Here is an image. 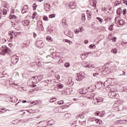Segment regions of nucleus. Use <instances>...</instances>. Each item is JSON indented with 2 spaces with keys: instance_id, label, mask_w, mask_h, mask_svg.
I'll return each mask as SVG.
<instances>
[{
  "instance_id": "12",
  "label": "nucleus",
  "mask_w": 127,
  "mask_h": 127,
  "mask_svg": "<svg viewBox=\"0 0 127 127\" xmlns=\"http://www.w3.org/2000/svg\"><path fill=\"white\" fill-rule=\"evenodd\" d=\"M47 122L48 125H49V126H53V125H54V124L55 123V122L54 121V120L51 119H49L47 120Z\"/></svg>"
},
{
  "instance_id": "26",
  "label": "nucleus",
  "mask_w": 127,
  "mask_h": 127,
  "mask_svg": "<svg viewBox=\"0 0 127 127\" xmlns=\"http://www.w3.org/2000/svg\"><path fill=\"white\" fill-rule=\"evenodd\" d=\"M94 77H96L97 78H99L100 77V74L98 72H95L93 74Z\"/></svg>"
},
{
  "instance_id": "47",
  "label": "nucleus",
  "mask_w": 127,
  "mask_h": 127,
  "mask_svg": "<svg viewBox=\"0 0 127 127\" xmlns=\"http://www.w3.org/2000/svg\"><path fill=\"white\" fill-rule=\"evenodd\" d=\"M54 112H55V113H59V108H56L54 109Z\"/></svg>"
},
{
  "instance_id": "59",
  "label": "nucleus",
  "mask_w": 127,
  "mask_h": 127,
  "mask_svg": "<svg viewBox=\"0 0 127 127\" xmlns=\"http://www.w3.org/2000/svg\"><path fill=\"white\" fill-rule=\"evenodd\" d=\"M51 75H52V74H54V73H56V71H55V70H51Z\"/></svg>"
},
{
  "instance_id": "37",
  "label": "nucleus",
  "mask_w": 127,
  "mask_h": 127,
  "mask_svg": "<svg viewBox=\"0 0 127 127\" xmlns=\"http://www.w3.org/2000/svg\"><path fill=\"white\" fill-rule=\"evenodd\" d=\"M8 33L9 35H11V36H13V35H15V32L13 31H9Z\"/></svg>"
},
{
  "instance_id": "9",
  "label": "nucleus",
  "mask_w": 127,
  "mask_h": 127,
  "mask_svg": "<svg viewBox=\"0 0 127 127\" xmlns=\"http://www.w3.org/2000/svg\"><path fill=\"white\" fill-rule=\"evenodd\" d=\"M44 8L46 11H49L50 10V4L49 3H45L44 4Z\"/></svg>"
},
{
  "instance_id": "31",
  "label": "nucleus",
  "mask_w": 127,
  "mask_h": 127,
  "mask_svg": "<svg viewBox=\"0 0 127 127\" xmlns=\"http://www.w3.org/2000/svg\"><path fill=\"white\" fill-rule=\"evenodd\" d=\"M97 20H98L101 24L103 23V19L101 18H100L99 17H97Z\"/></svg>"
},
{
  "instance_id": "49",
  "label": "nucleus",
  "mask_w": 127,
  "mask_h": 127,
  "mask_svg": "<svg viewBox=\"0 0 127 127\" xmlns=\"http://www.w3.org/2000/svg\"><path fill=\"white\" fill-rule=\"evenodd\" d=\"M96 100H97V103H102V102H103V101L102 99H98H98H97Z\"/></svg>"
},
{
  "instance_id": "2",
  "label": "nucleus",
  "mask_w": 127,
  "mask_h": 127,
  "mask_svg": "<svg viewBox=\"0 0 127 127\" xmlns=\"http://www.w3.org/2000/svg\"><path fill=\"white\" fill-rule=\"evenodd\" d=\"M108 96L111 98V99H118V97H117V93L113 90H111L109 92Z\"/></svg>"
},
{
  "instance_id": "13",
  "label": "nucleus",
  "mask_w": 127,
  "mask_h": 127,
  "mask_svg": "<svg viewBox=\"0 0 127 127\" xmlns=\"http://www.w3.org/2000/svg\"><path fill=\"white\" fill-rule=\"evenodd\" d=\"M68 6L70 7V8L74 9L75 7H76V4L74 2H70L68 4Z\"/></svg>"
},
{
  "instance_id": "42",
  "label": "nucleus",
  "mask_w": 127,
  "mask_h": 127,
  "mask_svg": "<svg viewBox=\"0 0 127 127\" xmlns=\"http://www.w3.org/2000/svg\"><path fill=\"white\" fill-rule=\"evenodd\" d=\"M117 50L116 49H113L111 50V52H112V53H115L116 54L117 52Z\"/></svg>"
},
{
  "instance_id": "51",
  "label": "nucleus",
  "mask_w": 127,
  "mask_h": 127,
  "mask_svg": "<svg viewBox=\"0 0 127 127\" xmlns=\"http://www.w3.org/2000/svg\"><path fill=\"white\" fill-rule=\"evenodd\" d=\"M79 32V30L78 29H76L74 30V33H75V34H78Z\"/></svg>"
},
{
  "instance_id": "18",
  "label": "nucleus",
  "mask_w": 127,
  "mask_h": 127,
  "mask_svg": "<svg viewBox=\"0 0 127 127\" xmlns=\"http://www.w3.org/2000/svg\"><path fill=\"white\" fill-rule=\"evenodd\" d=\"M9 85L11 86V87H14V85L15 86H18V84H15L10 81H9Z\"/></svg>"
},
{
  "instance_id": "1",
  "label": "nucleus",
  "mask_w": 127,
  "mask_h": 127,
  "mask_svg": "<svg viewBox=\"0 0 127 127\" xmlns=\"http://www.w3.org/2000/svg\"><path fill=\"white\" fill-rule=\"evenodd\" d=\"M58 55V53H53L52 54V56L50 55H48L46 57L47 61L48 62L47 63H50V62L52 61V59H56L57 58V56Z\"/></svg>"
},
{
  "instance_id": "39",
  "label": "nucleus",
  "mask_w": 127,
  "mask_h": 127,
  "mask_svg": "<svg viewBox=\"0 0 127 127\" xmlns=\"http://www.w3.org/2000/svg\"><path fill=\"white\" fill-rule=\"evenodd\" d=\"M37 76H34L31 78V80H32V82L33 84L35 83V78H36Z\"/></svg>"
},
{
  "instance_id": "6",
  "label": "nucleus",
  "mask_w": 127,
  "mask_h": 127,
  "mask_svg": "<svg viewBox=\"0 0 127 127\" xmlns=\"http://www.w3.org/2000/svg\"><path fill=\"white\" fill-rule=\"evenodd\" d=\"M36 45V46L39 47V48H43L44 46V44H43V41L40 40L37 41Z\"/></svg>"
},
{
  "instance_id": "22",
  "label": "nucleus",
  "mask_w": 127,
  "mask_h": 127,
  "mask_svg": "<svg viewBox=\"0 0 127 127\" xmlns=\"http://www.w3.org/2000/svg\"><path fill=\"white\" fill-rule=\"evenodd\" d=\"M121 13H122V9L119 8L117 10V13L118 14V16H121Z\"/></svg>"
},
{
  "instance_id": "29",
  "label": "nucleus",
  "mask_w": 127,
  "mask_h": 127,
  "mask_svg": "<svg viewBox=\"0 0 127 127\" xmlns=\"http://www.w3.org/2000/svg\"><path fill=\"white\" fill-rule=\"evenodd\" d=\"M109 30H110L112 31V30H114V25H111L109 27H108Z\"/></svg>"
},
{
  "instance_id": "63",
  "label": "nucleus",
  "mask_w": 127,
  "mask_h": 127,
  "mask_svg": "<svg viewBox=\"0 0 127 127\" xmlns=\"http://www.w3.org/2000/svg\"><path fill=\"white\" fill-rule=\"evenodd\" d=\"M33 36H34V38H35V37H36V36H37V35H36V34L35 33H34Z\"/></svg>"
},
{
  "instance_id": "46",
  "label": "nucleus",
  "mask_w": 127,
  "mask_h": 127,
  "mask_svg": "<svg viewBox=\"0 0 127 127\" xmlns=\"http://www.w3.org/2000/svg\"><path fill=\"white\" fill-rule=\"evenodd\" d=\"M45 83H47V84H49V83H51L52 82V80L47 79L45 81Z\"/></svg>"
},
{
  "instance_id": "54",
  "label": "nucleus",
  "mask_w": 127,
  "mask_h": 127,
  "mask_svg": "<svg viewBox=\"0 0 127 127\" xmlns=\"http://www.w3.org/2000/svg\"><path fill=\"white\" fill-rule=\"evenodd\" d=\"M0 55H2L3 56H5V54L4 53L3 51H2L0 53Z\"/></svg>"
},
{
  "instance_id": "17",
  "label": "nucleus",
  "mask_w": 127,
  "mask_h": 127,
  "mask_svg": "<svg viewBox=\"0 0 127 127\" xmlns=\"http://www.w3.org/2000/svg\"><path fill=\"white\" fill-rule=\"evenodd\" d=\"M111 79V78H109L107 79L104 83V85L107 87V86H110V82L109 81Z\"/></svg>"
},
{
  "instance_id": "64",
  "label": "nucleus",
  "mask_w": 127,
  "mask_h": 127,
  "mask_svg": "<svg viewBox=\"0 0 127 127\" xmlns=\"http://www.w3.org/2000/svg\"><path fill=\"white\" fill-rule=\"evenodd\" d=\"M88 42V40L84 41L85 44H87Z\"/></svg>"
},
{
  "instance_id": "14",
  "label": "nucleus",
  "mask_w": 127,
  "mask_h": 127,
  "mask_svg": "<svg viewBox=\"0 0 127 127\" xmlns=\"http://www.w3.org/2000/svg\"><path fill=\"white\" fill-rule=\"evenodd\" d=\"M29 43H30V41H29V39H27L26 42L23 43V47H28L29 46Z\"/></svg>"
},
{
  "instance_id": "20",
  "label": "nucleus",
  "mask_w": 127,
  "mask_h": 127,
  "mask_svg": "<svg viewBox=\"0 0 127 127\" xmlns=\"http://www.w3.org/2000/svg\"><path fill=\"white\" fill-rule=\"evenodd\" d=\"M119 23L120 25L123 26L124 24H125V20H120L119 22H118Z\"/></svg>"
},
{
  "instance_id": "10",
  "label": "nucleus",
  "mask_w": 127,
  "mask_h": 127,
  "mask_svg": "<svg viewBox=\"0 0 127 127\" xmlns=\"http://www.w3.org/2000/svg\"><path fill=\"white\" fill-rule=\"evenodd\" d=\"M27 11H28V5H25L23 7L22 13H25V12H27Z\"/></svg>"
},
{
  "instance_id": "58",
  "label": "nucleus",
  "mask_w": 127,
  "mask_h": 127,
  "mask_svg": "<svg viewBox=\"0 0 127 127\" xmlns=\"http://www.w3.org/2000/svg\"><path fill=\"white\" fill-rule=\"evenodd\" d=\"M98 121H96L97 124H99V125H101V123L102 122V121L100 120H97Z\"/></svg>"
},
{
  "instance_id": "21",
  "label": "nucleus",
  "mask_w": 127,
  "mask_h": 127,
  "mask_svg": "<svg viewBox=\"0 0 127 127\" xmlns=\"http://www.w3.org/2000/svg\"><path fill=\"white\" fill-rule=\"evenodd\" d=\"M80 57L82 60H85V59L87 58V56H86V55H85V54H81Z\"/></svg>"
},
{
  "instance_id": "38",
  "label": "nucleus",
  "mask_w": 127,
  "mask_h": 127,
  "mask_svg": "<svg viewBox=\"0 0 127 127\" xmlns=\"http://www.w3.org/2000/svg\"><path fill=\"white\" fill-rule=\"evenodd\" d=\"M55 101H56V98H52L50 100V103H54V102H55Z\"/></svg>"
},
{
  "instance_id": "52",
  "label": "nucleus",
  "mask_w": 127,
  "mask_h": 127,
  "mask_svg": "<svg viewBox=\"0 0 127 127\" xmlns=\"http://www.w3.org/2000/svg\"><path fill=\"white\" fill-rule=\"evenodd\" d=\"M84 66L85 68H91V65H90V64H85Z\"/></svg>"
},
{
  "instance_id": "33",
  "label": "nucleus",
  "mask_w": 127,
  "mask_h": 127,
  "mask_svg": "<svg viewBox=\"0 0 127 127\" xmlns=\"http://www.w3.org/2000/svg\"><path fill=\"white\" fill-rule=\"evenodd\" d=\"M58 87L59 89H62V88H64V85L61 83H59L58 85Z\"/></svg>"
},
{
  "instance_id": "57",
  "label": "nucleus",
  "mask_w": 127,
  "mask_h": 127,
  "mask_svg": "<svg viewBox=\"0 0 127 127\" xmlns=\"http://www.w3.org/2000/svg\"><path fill=\"white\" fill-rule=\"evenodd\" d=\"M2 51H3L5 54L7 53V52H8L7 49H3V50H2Z\"/></svg>"
},
{
  "instance_id": "61",
  "label": "nucleus",
  "mask_w": 127,
  "mask_h": 127,
  "mask_svg": "<svg viewBox=\"0 0 127 127\" xmlns=\"http://www.w3.org/2000/svg\"><path fill=\"white\" fill-rule=\"evenodd\" d=\"M78 93H79V94H82V89H79L78 90Z\"/></svg>"
},
{
  "instance_id": "36",
  "label": "nucleus",
  "mask_w": 127,
  "mask_h": 127,
  "mask_svg": "<svg viewBox=\"0 0 127 127\" xmlns=\"http://www.w3.org/2000/svg\"><path fill=\"white\" fill-rule=\"evenodd\" d=\"M56 16V14H50L49 17L50 18H54V17H55Z\"/></svg>"
},
{
  "instance_id": "23",
  "label": "nucleus",
  "mask_w": 127,
  "mask_h": 127,
  "mask_svg": "<svg viewBox=\"0 0 127 127\" xmlns=\"http://www.w3.org/2000/svg\"><path fill=\"white\" fill-rule=\"evenodd\" d=\"M120 20H121V17L120 16H118L115 18V22L116 23H119Z\"/></svg>"
},
{
  "instance_id": "3",
  "label": "nucleus",
  "mask_w": 127,
  "mask_h": 127,
  "mask_svg": "<svg viewBox=\"0 0 127 127\" xmlns=\"http://www.w3.org/2000/svg\"><path fill=\"white\" fill-rule=\"evenodd\" d=\"M85 78V76H84V73L83 72H80L79 73H77V76L76 77V80L77 81H82L83 79Z\"/></svg>"
},
{
  "instance_id": "43",
  "label": "nucleus",
  "mask_w": 127,
  "mask_h": 127,
  "mask_svg": "<svg viewBox=\"0 0 127 127\" xmlns=\"http://www.w3.org/2000/svg\"><path fill=\"white\" fill-rule=\"evenodd\" d=\"M35 16H36V12H34L32 17V19H34V18H35Z\"/></svg>"
},
{
  "instance_id": "19",
  "label": "nucleus",
  "mask_w": 127,
  "mask_h": 127,
  "mask_svg": "<svg viewBox=\"0 0 127 127\" xmlns=\"http://www.w3.org/2000/svg\"><path fill=\"white\" fill-rule=\"evenodd\" d=\"M85 97L86 98H87V99H89L90 100H93V99H94V94H92V95H89Z\"/></svg>"
},
{
  "instance_id": "60",
  "label": "nucleus",
  "mask_w": 127,
  "mask_h": 127,
  "mask_svg": "<svg viewBox=\"0 0 127 127\" xmlns=\"http://www.w3.org/2000/svg\"><path fill=\"white\" fill-rule=\"evenodd\" d=\"M84 54H85L84 55L87 56V55H89L91 54V52H87V53H85Z\"/></svg>"
},
{
  "instance_id": "16",
  "label": "nucleus",
  "mask_w": 127,
  "mask_h": 127,
  "mask_svg": "<svg viewBox=\"0 0 127 127\" xmlns=\"http://www.w3.org/2000/svg\"><path fill=\"white\" fill-rule=\"evenodd\" d=\"M46 39L47 41H49V42H52V41H53V39H52L50 36H46Z\"/></svg>"
},
{
  "instance_id": "7",
  "label": "nucleus",
  "mask_w": 127,
  "mask_h": 127,
  "mask_svg": "<svg viewBox=\"0 0 127 127\" xmlns=\"http://www.w3.org/2000/svg\"><path fill=\"white\" fill-rule=\"evenodd\" d=\"M70 89H65L64 90H63L61 92V94L63 96H66V95H70Z\"/></svg>"
},
{
  "instance_id": "11",
  "label": "nucleus",
  "mask_w": 127,
  "mask_h": 127,
  "mask_svg": "<svg viewBox=\"0 0 127 127\" xmlns=\"http://www.w3.org/2000/svg\"><path fill=\"white\" fill-rule=\"evenodd\" d=\"M22 23L24 25V26H28L30 23V22L28 20H25L22 21Z\"/></svg>"
},
{
  "instance_id": "50",
  "label": "nucleus",
  "mask_w": 127,
  "mask_h": 127,
  "mask_svg": "<svg viewBox=\"0 0 127 127\" xmlns=\"http://www.w3.org/2000/svg\"><path fill=\"white\" fill-rule=\"evenodd\" d=\"M124 15H126V13H127V9H124L123 10Z\"/></svg>"
},
{
  "instance_id": "40",
  "label": "nucleus",
  "mask_w": 127,
  "mask_h": 127,
  "mask_svg": "<svg viewBox=\"0 0 127 127\" xmlns=\"http://www.w3.org/2000/svg\"><path fill=\"white\" fill-rule=\"evenodd\" d=\"M87 13L88 14H87V16L88 17V19L90 20L91 19V13H90V12H89V11L87 10Z\"/></svg>"
},
{
  "instance_id": "44",
  "label": "nucleus",
  "mask_w": 127,
  "mask_h": 127,
  "mask_svg": "<svg viewBox=\"0 0 127 127\" xmlns=\"http://www.w3.org/2000/svg\"><path fill=\"white\" fill-rule=\"evenodd\" d=\"M43 20H45V21H48V17H47V16H44Z\"/></svg>"
},
{
  "instance_id": "53",
  "label": "nucleus",
  "mask_w": 127,
  "mask_h": 127,
  "mask_svg": "<svg viewBox=\"0 0 127 127\" xmlns=\"http://www.w3.org/2000/svg\"><path fill=\"white\" fill-rule=\"evenodd\" d=\"M83 30H84L83 29V28L82 27H81V28L80 27L78 29V31L79 32H82Z\"/></svg>"
},
{
  "instance_id": "27",
  "label": "nucleus",
  "mask_w": 127,
  "mask_h": 127,
  "mask_svg": "<svg viewBox=\"0 0 127 127\" xmlns=\"http://www.w3.org/2000/svg\"><path fill=\"white\" fill-rule=\"evenodd\" d=\"M87 92H88V89H87V88H83L82 89V94H87Z\"/></svg>"
},
{
  "instance_id": "34",
  "label": "nucleus",
  "mask_w": 127,
  "mask_h": 127,
  "mask_svg": "<svg viewBox=\"0 0 127 127\" xmlns=\"http://www.w3.org/2000/svg\"><path fill=\"white\" fill-rule=\"evenodd\" d=\"M9 18L10 19H15V18H16V16L14 14H11Z\"/></svg>"
},
{
  "instance_id": "41",
  "label": "nucleus",
  "mask_w": 127,
  "mask_h": 127,
  "mask_svg": "<svg viewBox=\"0 0 127 127\" xmlns=\"http://www.w3.org/2000/svg\"><path fill=\"white\" fill-rule=\"evenodd\" d=\"M58 105H63L64 104V102L62 100L59 101L58 102Z\"/></svg>"
},
{
  "instance_id": "4",
  "label": "nucleus",
  "mask_w": 127,
  "mask_h": 127,
  "mask_svg": "<svg viewBox=\"0 0 127 127\" xmlns=\"http://www.w3.org/2000/svg\"><path fill=\"white\" fill-rule=\"evenodd\" d=\"M37 28L38 30H39V31H43L44 28L42 25V22L40 21H38L37 24Z\"/></svg>"
},
{
  "instance_id": "28",
  "label": "nucleus",
  "mask_w": 127,
  "mask_h": 127,
  "mask_svg": "<svg viewBox=\"0 0 127 127\" xmlns=\"http://www.w3.org/2000/svg\"><path fill=\"white\" fill-rule=\"evenodd\" d=\"M2 12L4 15H6V14H7V10L4 8L2 9Z\"/></svg>"
},
{
  "instance_id": "30",
  "label": "nucleus",
  "mask_w": 127,
  "mask_h": 127,
  "mask_svg": "<svg viewBox=\"0 0 127 127\" xmlns=\"http://www.w3.org/2000/svg\"><path fill=\"white\" fill-rule=\"evenodd\" d=\"M64 117H65V118H66V119H68V118L71 117V114L66 113L64 115Z\"/></svg>"
},
{
  "instance_id": "32",
  "label": "nucleus",
  "mask_w": 127,
  "mask_h": 127,
  "mask_svg": "<svg viewBox=\"0 0 127 127\" xmlns=\"http://www.w3.org/2000/svg\"><path fill=\"white\" fill-rule=\"evenodd\" d=\"M92 6H93L94 7V8H96L97 7L96 6V4H97V2L95 0H93L92 1Z\"/></svg>"
},
{
  "instance_id": "35",
  "label": "nucleus",
  "mask_w": 127,
  "mask_h": 127,
  "mask_svg": "<svg viewBox=\"0 0 127 127\" xmlns=\"http://www.w3.org/2000/svg\"><path fill=\"white\" fill-rule=\"evenodd\" d=\"M81 17H82V20H83V21H85V20H86V16L85 14H82Z\"/></svg>"
},
{
  "instance_id": "25",
  "label": "nucleus",
  "mask_w": 127,
  "mask_h": 127,
  "mask_svg": "<svg viewBox=\"0 0 127 127\" xmlns=\"http://www.w3.org/2000/svg\"><path fill=\"white\" fill-rule=\"evenodd\" d=\"M28 103L29 104H34V105H37L38 104H39V102L38 101H33V102H31V101H28Z\"/></svg>"
},
{
  "instance_id": "5",
  "label": "nucleus",
  "mask_w": 127,
  "mask_h": 127,
  "mask_svg": "<svg viewBox=\"0 0 127 127\" xmlns=\"http://www.w3.org/2000/svg\"><path fill=\"white\" fill-rule=\"evenodd\" d=\"M19 59L18 58V57L17 56L14 55L12 57L11 59V63L12 64H16L17 62H18V60Z\"/></svg>"
},
{
  "instance_id": "62",
  "label": "nucleus",
  "mask_w": 127,
  "mask_h": 127,
  "mask_svg": "<svg viewBox=\"0 0 127 127\" xmlns=\"http://www.w3.org/2000/svg\"><path fill=\"white\" fill-rule=\"evenodd\" d=\"M117 41V38L115 37L114 38H112V41L116 42Z\"/></svg>"
},
{
  "instance_id": "45",
  "label": "nucleus",
  "mask_w": 127,
  "mask_h": 127,
  "mask_svg": "<svg viewBox=\"0 0 127 127\" xmlns=\"http://www.w3.org/2000/svg\"><path fill=\"white\" fill-rule=\"evenodd\" d=\"M55 77L57 79V80H59V79H60V75L59 74H55Z\"/></svg>"
},
{
  "instance_id": "48",
  "label": "nucleus",
  "mask_w": 127,
  "mask_h": 127,
  "mask_svg": "<svg viewBox=\"0 0 127 127\" xmlns=\"http://www.w3.org/2000/svg\"><path fill=\"white\" fill-rule=\"evenodd\" d=\"M32 7L34 8V10H35V9H36V4L33 3L32 5Z\"/></svg>"
},
{
  "instance_id": "55",
  "label": "nucleus",
  "mask_w": 127,
  "mask_h": 127,
  "mask_svg": "<svg viewBox=\"0 0 127 127\" xmlns=\"http://www.w3.org/2000/svg\"><path fill=\"white\" fill-rule=\"evenodd\" d=\"M90 48H91V49H93V48H95V45H90L89 46Z\"/></svg>"
},
{
  "instance_id": "8",
  "label": "nucleus",
  "mask_w": 127,
  "mask_h": 127,
  "mask_svg": "<svg viewBox=\"0 0 127 127\" xmlns=\"http://www.w3.org/2000/svg\"><path fill=\"white\" fill-rule=\"evenodd\" d=\"M67 84L68 86H69V87H71V86H73L74 85V81H73V79L72 77H69L68 78V81L67 82Z\"/></svg>"
},
{
  "instance_id": "15",
  "label": "nucleus",
  "mask_w": 127,
  "mask_h": 127,
  "mask_svg": "<svg viewBox=\"0 0 127 127\" xmlns=\"http://www.w3.org/2000/svg\"><path fill=\"white\" fill-rule=\"evenodd\" d=\"M40 124H42V127H47V126H48V123L46 121L41 122H40Z\"/></svg>"
},
{
  "instance_id": "56",
  "label": "nucleus",
  "mask_w": 127,
  "mask_h": 127,
  "mask_svg": "<svg viewBox=\"0 0 127 127\" xmlns=\"http://www.w3.org/2000/svg\"><path fill=\"white\" fill-rule=\"evenodd\" d=\"M64 66L66 68H68V67H70V64H64Z\"/></svg>"
},
{
  "instance_id": "24",
  "label": "nucleus",
  "mask_w": 127,
  "mask_h": 127,
  "mask_svg": "<svg viewBox=\"0 0 127 127\" xmlns=\"http://www.w3.org/2000/svg\"><path fill=\"white\" fill-rule=\"evenodd\" d=\"M38 80V81H41L43 79V75H40L36 77Z\"/></svg>"
}]
</instances>
